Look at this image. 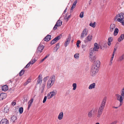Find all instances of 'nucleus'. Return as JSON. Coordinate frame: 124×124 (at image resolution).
Returning <instances> with one entry per match:
<instances>
[{"label":"nucleus","mask_w":124,"mask_h":124,"mask_svg":"<svg viewBox=\"0 0 124 124\" xmlns=\"http://www.w3.org/2000/svg\"><path fill=\"white\" fill-rule=\"evenodd\" d=\"M124 14L123 13H122L117 15L115 17L114 21H117L122 23L123 25L124 26Z\"/></svg>","instance_id":"f257e3e1"},{"label":"nucleus","mask_w":124,"mask_h":124,"mask_svg":"<svg viewBox=\"0 0 124 124\" xmlns=\"http://www.w3.org/2000/svg\"><path fill=\"white\" fill-rule=\"evenodd\" d=\"M106 97H105L103 99L101 103L99 108L98 110V113H102L103 110L105 107V106L106 102Z\"/></svg>","instance_id":"f03ea898"},{"label":"nucleus","mask_w":124,"mask_h":124,"mask_svg":"<svg viewBox=\"0 0 124 124\" xmlns=\"http://www.w3.org/2000/svg\"><path fill=\"white\" fill-rule=\"evenodd\" d=\"M98 71V68L96 67L95 65H93L92 66L91 70L92 75L94 76L96 73H97Z\"/></svg>","instance_id":"7ed1b4c3"},{"label":"nucleus","mask_w":124,"mask_h":124,"mask_svg":"<svg viewBox=\"0 0 124 124\" xmlns=\"http://www.w3.org/2000/svg\"><path fill=\"white\" fill-rule=\"evenodd\" d=\"M97 112V109L96 108H93L88 114V116L90 117H91L96 114Z\"/></svg>","instance_id":"20e7f679"},{"label":"nucleus","mask_w":124,"mask_h":124,"mask_svg":"<svg viewBox=\"0 0 124 124\" xmlns=\"http://www.w3.org/2000/svg\"><path fill=\"white\" fill-rule=\"evenodd\" d=\"M44 46L43 45L40 44L37 48L36 51V52L35 54H36L38 55L37 56H38L39 54L38 53H40L42 52V50L44 49Z\"/></svg>","instance_id":"39448f33"},{"label":"nucleus","mask_w":124,"mask_h":124,"mask_svg":"<svg viewBox=\"0 0 124 124\" xmlns=\"http://www.w3.org/2000/svg\"><path fill=\"white\" fill-rule=\"evenodd\" d=\"M88 30L85 28L82 31L80 37L82 39L85 37L87 35L88 33Z\"/></svg>","instance_id":"423d86ee"},{"label":"nucleus","mask_w":124,"mask_h":124,"mask_svg":"<svg viewBox=\"0 0 124 124\" xmlns=\"http://www.w3.org/2000/svg\"><path fill=\"white\" fill-rule=\"evenodd\" d=\"M92 36L90 35H89L88 36L86 37L85 39L84 40V42L86 43L92 40Z\"/></svg>","instance_id":"0eeeda50"},{"label":"nucleus","mask_w":124,"mask_h":124,"mask_svg":"<svg viewBox=\"0 0 124 124\" xmlns=\"http://www.w3.org/2000/svg\"><path fill=\"white\" fill-rule=\"evenodd\" d=\"M71 39V36L70 35L68 36V38L66 39V41L65 43V47H66L69 44L70 41Z\"/></svg>","instance_id":"6e6552de"},{"label":"nucleus","mask_w":124,"mask_h":124,"mask_svg":"<svg viewBox=\"0 0 124 124\" xmlns=\"http://www.w3.org/2000/svg\"><path fill=\"white\" fill-rule=\"evenodd\" d=\"M116 98L117 100L119 101L121 103L122 102L123 99L124 98V97H123L121 95H120L119 94H117L116 95Z\"/></svg>","instance_id":"1a4fd4ad"},{"label":"nucleus","mask_w":124,"mask_h":124,"mask_svg":"<svg viewBox=\"0 0 124 124\" xmlns=\"http://www.w3.org/2000/svg\"><path fill=\"white\" fill-rule=\"evenodd\" d=\"M89 57L91 61L93 62H95L96 58L95 55L89 56Z\"/></svg>","instance_id":"9d476101"},{"label":"nucleus","mask_w":124,"mask_h":124,"mask_svg":"<svg viewBox=\"0 0 124 124\" xmlns=\"http://www.w3.org/2000/svg\"><path fill=\"white\" fill-rule=\"evenodd\" d=\"M54 83L52 82L50 80H48L47 83V87L48 89L50 88L54 84Z\"/></svg>","instance_id":"9b49d317"},{"label":"nucleus","mask_w":124,"mask_h":124,"mask_svg":"<svg viewBox=\"0 0 124 124\" xmlns=\"http://www.w3.org/2000/svg\"><path fill=\"white\" fill-rule=\"evenodd\" d=\"M8 121L6 119H2L0 122V124H8Z\"/></svg>","instance_id":"f8f14e48"},{"label":"nucleus","mask_w":124,"mask_h":124,"mask_svg":"<svg viewBox=\"0 0 124 124\" xmlns=\"http://www.w3.org/2000/svg\"><path fill=\"white\" fill-rule=\"evenodd\" d=\"M40 75H39L38 77V80L37 81V84H41L42 83V76H40Z\"/></svg>","instance_id":"ddd939ff"},{"label":"nucleus","mask_w":124,"mask_h":124,"mask_svg":"<svg viewBox=\"0 0 124 124\" xmlns=\"http://www.w3.org/2000/svg\"><path fill=\"white\" fill-rule=\"evenodd\" d=\"M54 84L55 80V75H52L50 78V79H49Z\"/></svg>","instance_id":"4468645a"},{"label":"nucleus","mask_w":124,"mask_h":124,"mask_svg":"<svg viewBox=\"0 0 124 124\" xmlns=\"http://www.w3.org/2000/svg\"><path fill=\"white\" fill-rule=\"evenodd\" d=\"M6 93H1L0 94V100H3L6 97Z\"/></svg>","instance_id":"2eb2a0df"},{"label":"nucleus","mask_w":124,"mask_h":124,"mask_svg":"<svg viewBox=\"0 0 124 124\" xmlns=\"http://www.w3.org/2000/svg\"><path fill=\"white\" fill-rule=\"evenodd\" d=\"M95 51L92 48H91L89 50L90 53L89 56H92L95 55Z\"/></svg>","instance_id":"dca6fc26"},{"label":"nucleus","mask_w":124,"mask_h":124,"mask_svg":"<svg viewBox=\"0 0 124 124\" xmlns=\"http://www.w3.org/2000/svg\"><path fill=\"white\" fill-rule=\"evenodd\" d=\"M57 91L56 90H54L53 91L50 92L51 94L50 97L49 98H51L54 96L56 94Z\"/></svg>","instance_id":"f3484780"},{"label":"nucleus","mask_w":124,"mask_h":124,"mask_svg":"<svg viewBox=\"0 0 124 124\" xmlns=\"http://www.w3.org/2000/svg\"><path fill=\"white\" fill-rule=\"evenodd\" d=\"M116 27L115 25L114 24H111L110 26L109 31L110 32L113 31Z\"/></svg>","instance_id":"a211bd4d"},{"label":"nucleus","mask_w":124,"mask_h":124,"mask_svg":"<svg viewBox=\"0 0 124 124\" xmlns=\"http://www.w3.org/2000/svg\"><path fill=\"white\" fill-rule=\"evenodd\" d=\"M51 35H48L46 37L44 38V39L45 41H48L51 39Z\"/></svg>","instance_id":"6ab92c4d"},{"label":"nucleus","mask_w":124,"mask_h":124,"mask_svg":"<svg viewBox=\"0 0 124 124\" xmlns=\"http://www.w3.org/2000/svg\"><path fill=\"white\" fill-rule=\"evenodd\" d=\"M99 46H98L97 44L95 43H94V46L93 48V49L95 51H97L98 50V49H99Z\"/></svg>","instance_id":"aec40b11"},{"label":"nucleus","mask_w":124,"mask_h":124,"mask_svg":"<svg viewBox=\"0 0 124 124\" xmlns=\"http://www.w3.org/2000/svg\"><path fill=\"white\" fill-rule=\"evenodd\" d=\"M17 118L16 117V116H13L11 119V121L13 122H15L17 121Z\"/></svg>","instance_id":"412c9836"},{"label":"nucleus","mask_w":124,"mask_h":124,"mask_svg":"<svg viewBox=\"0 0 124 124\" xmlns=\"http://www.w3.org/2000/svg\"><path fill=\"white\" fill-rule=\"evenodd\" d=\"M95 83H93L90 84L88 87V88L89 89H92L95 88Z\"/></svg>","instance_id":"4be33fe9"},{"label":"nucleus","mask_w":124,"mask_h":124,"mask_svg":"<svg viewBox=\"0 0 124 124\" xmlns=\"http://www.w3.org/2000/svg\"><path fill=\"white\" fill-rule=\"evenodd\" d=\"M124 39V34H122L120 37L118 39V40L119 42H120Z\"/></svg>","instance_id":"5701e85b"},{"label":"nucleus","mask_w":124,"mask_h":124,"mask_svg":"<svg viewBox=\"0 0 124 124\" xmlns=\"http://www.w3.org/2000/svg\"><path fill=\"white\" fill-rule=\"evenodd\" d=\"M63 116V113L62 112L60 113L58 116V118L59 120H61L62 119Z\"/></svg>","instance_id":"b1692460"},{"label":"nucleus","mask_w":124,"mask_h":124,"mask_svg":"<svg viewBox=\"0 0 124 124\" xmlns=\"http://www.w3.org/2000/svg\"><path fill=\"white\" fill-rule=\"evenodd\" d=\"M33 99L32 98L29 101L28 103V109H29L30 108L31 106V104L33 102Z\"/></svg>","instance_id":"393cba45"},{"label":"nucleus","mask_w":124,"mask_h":124,"mask_svg":"<svg viewBox=\"0 0 124 124\" xmlns=\"http://www.w3.org/2000/svg\"><path fill=\"white\" fill-rule=\"evenodd\" d=\"M2 90L4 91H6L8 90V88L7 85H4L2 87Z\"/></svg>","instance_id":"a878e982"},{"label":"nucleus","mask_w":124,"mask_h":124,"mask_svg":"<svg viewBox=\"0 0 124 124\" xmlns=\"http://www.w3.org/2000/svg\"><path fill=\"white\" fill-rule=\"evenodd\" d=\"M124 59V54L120 56L118 59V61H121Z\"/></svg>","instance_id":"bb28decb"},{"label":"nucleus","mask_w":124,"mask_h":124,"mask_svg":"<svg viewBox=\"0 0 124 124\" xmlns=\"http://www.w3.org/2000/svg\"><path fill=\"white\" fill-rule=\"evenodd\" d=\"M62 23V22L60 20H59L57 21L56 24L59 27L61 25Z\"/></svg>","instance_id":"cd10ccee"},{"label":"nucleus","mask_w":124,"mask_h":124,"mask_svg":"<svg viewBox=\"0 0 124 124\" xmlns=\"http://www.w3.org/2000/svg\"><path fill=\"white\" fill-rule=\"evenodd\" d=\"M118 29L117 28H116L114 33V36H116L118 32Z\"/></svg>","instance_id":"c85d7f7f"},{"label":"nucleus","mask_w":124,"mask_h":124,"mask_svg":"<svg viewBox=\"0 0 124 124\" xmlns=\"http://www.w3.org/2000/svg\"><path fill=\"white\" fill-rule=\"evenodd\" d=\"M62 35L61 34L59 36L55 37L54 39V40H55L56 41H57L59 40L61 38Z\"/></svg>","instance_id":"c756f323"},{"label":"nucleus","mask_w":124,"mask_h":124,"mask_svg":"<svg viewBox=\"0 0 124 124\" xmlns=\"http://www.w3.org/2000/svg\"><path fill=\"white\" fill-rule=\"evenodd\" d=\"M37 58H33L31 60V61L30 62H31V64H32L35 62V61L37 60Z\"/></svg>","instance_id":"7c9ffc66"},{"label":"nucleus","mask_w":124,"mask_h":124,"mask_svg":"<svg viewBox=\"0 0 124 124\" xmlns=\"http://www.w3.org/2000/svg\"><path fill=\"white\" fill-rule=\"evenodd\" d=\"M100 61L99 60H97L96 61V63L95 64L96 66L98 68L100 66Z\"/></svg>","instance_id":"2f4dec72"},{"label":"nucleus","mask_w":124,"mask_h":124,"mask_svg":"<svg viewBox=\"0 0 124 124\" xmlns=\"http://www.w3.org/2000/svg\"><path fill=\"white\" fill-rule=\"evenodd\" d=\"M59 47V43L57 44L56 45V46L54 47L55 49H56V51H57Z\"/></svg>","instance_id":"473e14b6"},{"label":"nucleus","mask_w":124,"mask_h":124,"mask_svg":"<svg viewBox=\"0 0 124 124\" xmlns=\"http://www.w3.org/2000/svg\"><path fill=\"white\" fill-rule=\"evenodd\" d=\"M9 110L8 108L7 107H5L4 108V111L5 113H8L9 111Z\"/></svg>","instance_id":"72a5a7b5"},{"label":"nucleus","mask_w":124,"mask_h":124,"mask_svg":"<svg viewBox=\"0 0 124 124\" xmlns=\"http://www.w3.org/2000/svg\"><path fill=\"white\" fill-rule=\"evenodd\" d=\"M24 71L23 70H21L19 73V75L20 76H22L24 74Z\"/></svg>","instance_id":"f704fd0d"},{"label":"nucleus","mask_w":124,"mask_h":124,"mask_svg":"<svg viewBox=\"0 0 124 124\" xmlns=\"http://www.w3.org/2000/svg\"><path fill=\"white\" fill-rule=\"evenodd\" d=\"M72 86L73 87V90H75L77 87V84L76 83H74L73 84Z\"/></svg>","instance_id":"c9c22d12"},{"label":"nucleus","mask_w":124,"mask_h":124,"mask_svg":"<svg viewBox=\"0 0 124 124\" xmlns=\"http://www.w3.org/2000/svg\"><path fill=\"white\" fill-rule=\"evenodd\" d=\"M74 57L76 59H78L79 57V54L78 53L75 54L74 55Z\"/></svg>","instance_id":"e433bc0d"},{"label":"nucleus","mask_w":124,"mask_h":124,"mask_svg":"<svg viewBox=\"0 0 124 124\" xmlns=\"http://www.w3.org/2000/svg\"><path fill=\"white\" fill-rule=\"evenodd\" d=\"M23 108L22 107H21L19 108V111L20 114H22L23 112Z\"/></svg>","instance_id":"4c0bfd02"},{"label":"nucleus","mask_w":124,"mask_h":124,"mask_svg":"<svg viewBox=\"0 0 124 124\" xmlns=\"http://www.w3.org/2000/svg\"><path fill=\"white\" fill-rule=\"evenodd\" d=\"M95 22H94L93 23H90L89 24V25L90 26L94 28L95 27Z\"/></svg>","instance_id":"58836bf2"},{"label":"nucleus","mask_w":124,"mask_h":124,"mask_svg":"<svg viewBox=\"0 0 124 124\" xmlns=\"http://www.w3.org/2000/svg\"><path fill=\"white\" fill-rule=\"evenodd\" d=\"M49 78V76H47V77H45L44 78V79L43 80V81L44 82H46L47 80V79H48Z\"/></svg>","instance_id":"ea45409f"},{"label":"nucleus","mask_w":124,"mask_h":124,"mask_svg":"<svg viewBox=\"0 0 124 124\" xmlns=\"http://www.w3.org/2000/svg\"><path fill=\"white\" fill-rule=\"evenodd\" d=\"M81 42L79 40H78L77 41V43L76 44L77 46V47H79V44Z\"/></svg>","instance_id":"a19ab883"},{"label":"nucleus","mask_w":124,"mask_h":124,"mask_svg":"<svg viewBox=\"0 0 124 124\" xmlns=\"http://www.w3.org/2000/svg\"><path fill=\"white\" fill-rule=\"evenodd\" d=\"M84 14V12H81L79 16L80 18H82L83 17Z\"/></svg>","instance_id":"79ce46f5"},{"label":"nucleus","mask_w":124,"mask_h":124,"mask_svg":"<svg viewBox=\"0 0 124 124\" xmlns=\"http://www.w3.org/2000/svg\"><path fill=\"white\" fill-rule=\"evenodd\" d=\"M31 64V62H29V63L25 67V68H28L30 66V65Z\"/></svg>","instance_id":"37998d69"},{"label":"nucleus","mask_w":124,"mask_h":124,"mask_svg":"<svg viewBox=\"0 0 124 124\" xmlns=\"http://www.w3.org/2000/svg\"><path fill=\"white\" fill-rule=\"evenodd\" d=\"M75 7V6H72L71 8L70 9V13L72 12V10Z\"/></svg>","instance_id":"c03bdc74"},{"label":"nucleus","mask_w":124,"mask_h":124,"mask_svg":"<svg viewBox=\"0 0 124 124\" xmlns=\"http://www.w3.org/2000/svg\"><path fill=\"white\" fill-rule=\"evenodd\" d=\"M121 95L123 96V97H124V88L122 89Z\"/></svg>","instance_id":"a18cd8bd"},{"label":"nucleus","mask_w":124,"mask_h":124,"mask_svg":"<svg viewBox=\"0 0 124 124\" xmlns=\"http://www.w3.org/2000/svg\"><path fill=\"white\" fill-rule=\"evenodd\" d=\"M56 41L54 39L51 42V44L52 45H53L54 44V43H56Z\"/></svg>","instance_id":"49530a36"},{"label":"nucleus","mask_w":124,"mask_h":124,"mask_svg":"<svg viewBox=\"0 0 124 124\" xmlns=\"http://www.w3.org/2000/svg\"><path fill=\"white\" fill-rule=\"evenodd\" d=\"M47 97L46 96H45L43 100V103H44L46 101L47 99Z\"/></svg>","instance_id":"de8ad7c7"},{"label":"nucleus","mask_w":124,"mask_h":124,"mask_svg":"<svg viewBox=\"0 0 124 124\" xmlns=\"http://www.w3.org/2000/svg\"><path fill=\"white\" fill-rule=\"evenodd\" d=\"M114 52L113 53V54L112 57L111 58V60L110 61V62L112 63V61L113 60V58H114Z\"/></svg>","instance_id":"09e8293b"},{"label":"nucleus","mask_w":124,"mask_h":124,"mask_svg":"<svg viewBox=\"0 0 124 124\" xmlns=\"http://www.w3.org/2000/svg\"><path fill=\"white\" fill-rule=\"evenodd\" d=\"M45 85H43L42 86V88H41V92L42 93L43 92V90L44 89V88H45Z\"/></svg>","instance_id":"8fccbe9b"},{"label":"nucleus","mask_w":124,"mask_h":124,"mask_svg":"<svg viewBox=\"0 0 124 124\" xmlns=\"http://www.w3.org/2000/svg\"><path fill=\"white\" fill-rule=\"evenodd\" d=\"M113 40L112 38L111 37L109 38L108 39V41L109 42H112Z\"/></svg>","instance_id":"3c124183"},{"label":"nucleus","mask_w":124,"mask_h":124,"mask_svg":"<svg viewBox=\"0 0 124 124\" xmlns=\"http://www.w3.org/2000/svg\"><path fill=\"white\" fill-rule=\"evenodd\" d=\"M77 0H76L74 2L73 4V6H75V7H76V4L77 3Z\"/></svg>","instance_id":"603ef678"},{"label":"nucleus","mask_w":124,"mask_h":124,"mask_svg":"<svg viewBox=\"0 0 124 124\" xmlns=\"http://www.w3.org/2000/svg\"><path fill=\"white\" fill-rule=\"evenodd\" d=\"M58 26L56 24H55L54 27L53 28V29L54 30H56L57 29V27Z\"/></svg>","instance_id":"864d4df0"},{"label":"nucleus","mask_w":124,"mask_h":124,"mask_svg":"<svg viewBox=\"0 0 124 124\" xmlns=\"http://www.w3.org/2000/svg\"><path fill=\"white\" fill-rule=\"evenodd\" d=\"M51 94L50 93V92L49 93H48L47 95V97L48 99H50L51 98H49V97H50Z\"/></svg>","instance_id":"5fc2aeb1"},{"label":"nucleus","mask_w":124,"mask_h":124,"mask_svg":"<svg viewBox=\"0 0 124 124\" xmlns=\"http://www.w3.org/2000/svg\"><path fill=\"white\" fill-rule=\"evenodd\" d=\"M101 114V113H98V114L97 115V117L99 118Z\"/></svg>","instance_id":"6e6d98bb"},{"label":"nucleus","mask_w":124,"mask_h":124,"mask_svg":"<svg viewBox=\"0 0 124 124\" xmlns=\"http://www.w3.org/2000/svg\"><path fill=\"white\" fill-rule=\"evenodd\" d=\"M16 103L15 102L13 101L12 103V105L14 106L16 105Z\"/></svg>","instance_id":"4d7b16f0"},{"label":"nucleus","mask_w":124,"mask_h":124,"mask_svg":"<svg viewBox=\"0 0 124 124\" xmlns=\"http://www.w3.org/2000/svg\"><path fill=\"white\" fill-rule=\"evenodd\" d=\"M86 46V45H83L81 46L82 48H84Z\"/></svg>","instance_id":"13d9d810"},{"label":"nucleus","mask_w":124,"mask_h":124,"mask_svg":"<svg viewBox=\"0 0 124 124\" xmlns=\"http://www.w3.org/2000/svg\"><path fill=\"white\" fill-rule=\"evenodd\" d=\"M29 83H28L27 81L25 82L24 84V86L26 85L27 84H28Z\"/></svg>","instance_id":"bf43d9fd"},{"label":"nucleus","mask_w":124,"mask_h":124,"mask_svg":"<svg viewBox=\"0 0 124 124\" xmlns=\"http://www.w3.org/2000/svg\"><path fill=\"white\" fill-rule=\"evenodd\" d=\"M49 55V54H48L44 58L45 59H46L48 57Z\"/></svg>","instance_id":"052dcab7"},{"label":"nucleus","mask_w":124,"mask_h":124,"mask_svg":"<svg viewBox=\"0 0 124 124\" xmlns=\"http://www.w3.org/2000/svg\"><path fill=\"white\" fill-rule=\"evenodd\" d=\"M108 44L109 46L110 45H111V42L108 41Z\"/></svg>","instance_id":"680f3d73"},{"label":"nucleus","mask_w":124,"mask_h":124,"mask_svg":"<svg viewBox=\"0 0 124 124\" xmlns=\"http://www.w3.org/2000/svg\"><path fill=\"white\" fill-rule=\"evenodd\" d=\"M67 7L66 8L65 10H64L63 13V14H64L66 12V10L67 9Z\"/></svg>","instance_id":"e2e57ef3"},{"label":"nucleus","mask_w":124,"mask_h":124,"mask_svg":"<svg viewBox=\"0 0 124 124\" xmlns=\"http://www.w3.org/2000/svg\"><path fill=\"white\" fill-rule=\"evenodd\" d=\"M30 79H28L27 81L29 83L30 82Z\"/></svg>","instance_id":"0e129e2a"},{"label":"nucleus","mask_w":124,"mask_h":124,"mask_svg":"<svg viewBox=\"0 0 124 124\" xmlns=\"http://www.w3.org/2000/svg\"><path fill=\"white\" fill-rule=\"evenodd\" d=\"M45 60V59L44 58V59H42L40 61L41 62H43Z\"/></svg>","instance_id":"69168bd1"},{"label":"nucleus","mask_w":124,"mask_h":124,"mask_svg":"<svg viewBox=\"0 0 124 124\" xmlns=\"http://www.w3.org/2000/svg\"><path fill=\"white\" fill-rule=\"evenodd\" d=\"M92 0H90L89 1V5H90L91 4V2Z\"/></svg>","instance_id":"338daca9"},{"label":"nucleus","mask_w":124,"mask_h":124,"mask_svg":"<svg viewBox=\"0 0 124 124\" xmlns=\"http://www.w3.org/2000/svg\"><path fill=\"white\" fill-rule=\"evenodd\" d=\"M113 108H118V107H113Z\"/></svg>","instance_id":"774afa93"}]
</instances>
